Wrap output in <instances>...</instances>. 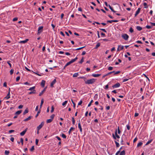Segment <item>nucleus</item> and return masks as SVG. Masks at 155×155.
Segmentation results:
<instances>
[{
	"label": "nucleus",
	"instance_id": "52",
	"mask_svg": "<svg viewBox=\"0 0 155 155\" xmlns=\"http://www.w3.org/2000/svg\"><path fill=\"white\" fill-rule=\"evenodd\" d=\"M15 131V130H9L8 133H11L12 132H14Z\"/></svg>",
	"mask_w": 155,
	"mask_h": 155
},
{
	"label": "nucleus",
	"instance_id": "53",
	"mask_svg": "<svg viewBox=\"0 0 155 155\" xmlns=\"http://www.w3.org/2000/svg\"><path fill=\"white\" fill-rule=\"evenodd\" d=\"M120 71H117L116 72L114 71V74H118L119 73H120Z\"/></svg>",
	"mask_w": 155,
	"mask_h": 155
},
{
	"label": "nucleus",
	"instance_id": "35",
	"mask_svg": "<svg viewBox=\"0 0 155 155\" xmlns=\"http://www.w3.org/2000/svg\"><path fill=\"white\" fill-rule=\"evenodd\" d=\"M67 102H68V101H65L64 102L62 103V105L63 106H65V105H66V104H67Z\"/></svg>",
	"mask_w": 155,
	"mask_h": 155
},
{
	"label": "nucleus",
	"instance_id": "12",
	"mask_svg": "<svg viewBox=\"0 0 155 155\" xmlns=\"http://www.w3.org/2000/svg\"><path fill=\"white\" fill-rule=\"evenodd\" d=\"M28 40H29L28 39H26L25 40L21 41H20L19 43L25 44V43H26L27 42V41Z\"/></svg>",
	"mask_w": 155,
	"mask_h": 155
},
{
	"label": "nucleus",
	"instance_id": "41",
	"mask_svg": "<svg viewBox=\"0 0 155 155\" xmlns=\"http://www.w3.org/2000/svg\"><path fill=\"white\" fill-rule=\"evenodd\" d=\"M85 47V46H84V47H82L76 49H75V50H79L81 49L82 48H84Z\"/></svg>",
	"mask_w": 155,
	"mask_h": 155
},
{
	"label": "nucleus",
	"instance_id": "8",
	"mask_svg": "<svg viewBox=\"0 0 155 155\" xmlns=\"http://www.w3.org/2000/svg\"><path fill=\"white\" fill-rule=\"evenodd\" d=\"M27 128H26L25 130L22 131L20 133V134L21 136H24L25 134V133L27 131Z\"/></svg>",
	"mask_w": 155,
	"mask_h": 155
},
{
	"label": "nucleus",
	"instance_id": "37",
	"mask_svg": "<svg viewBox=\"0 0 155 155\" xmlns=\"http://www.w3.org/2000/svg\"><path fill=\"white\" fill-rule=\"evenodd\" d=\"M55 116V115L54 114H52L51 116H50L51 119H52V120H53L54 117Z\"/></svg>",
	"mask_w": 155,
	"mask_h": 155
},
{
	"label": "nucleus",
	"instance_id": "24",
	"mask_svg": "<svg viewBox=\"0 0 155 155\" xmlns=\"http://www.w3.org/2000/svg\"><path fill=\"white\" fill-rule=\"evenodd\" d=\"M10 92L9 91V92L8 93L7 95L5 97V98L8 99L10 98Z\"/></svg>",
	"mask_w": 155,
	"mask_h": 155
},
{
	"label": "nucleus",
	"instance_id": "33",
	"mask_svg": "<svg viewBox=\"0 0 155 155\" xmlns=\"http://www.w3.org/2000/svg\"><path fill=\"white\" fill-rule=\"evenodd\" d=\"M54 110V107L53 106H52L51 107V113H52L53 112Z\"/></svg>",
	"mask_w": 155,
	"mask_h": 155
},
{
	"label": "nucleus",
	"instance_id": "30",
	"mask_svg": "<svg viewBox=\"0 0 155 155\" xmlns=\"http://www.w3.org/2000/svg\"><path fill=\"white\" fill-rule=\"evenodd\" d=\"M78 75V73H75L73 75V77L74 78L77 77V76Z\"/></svg>",
	"mask_w": 155,
	"mask_h": 155
},
{
	"label": "nucleus",
	"instance_id": "50",
	"mask_svg": "<svg viewBox=\"0 0 155 155\" xmlns=\"http://www.w3.org/2000/svg\"><path fill=\"white\" fill-rule=\"evenodd\" d=\"M113 69V67H109L108 68V69L109 71L112 70Z\"/></svg>",
	"mask_w": 155,
	"mask_h": 155
},
{
	"label": "nucleus",
	"instance_id": "57",
	"mask_svg": "<svg viewBox=\"0 0 155 155\" xmlns=\"http://www.w3.org/2000/svg\"><path fill=\"white\" fill-rule=\"evenodd\" d=\"M146 27L147 29H150L151 28V27L149 25H147Z\"/></svg>",
	"mask_w": 155,
	"mask_h": 155
},
{
	"label": "nucleus",
	"instance_id": "42",
	"mask_svg": "<svg viewBox=\"0 0 155 155\" xmlns=\"http://www.w3.org/2000/svg\"><path fill=\"white\" fill-rule=\"evenodd\" d=\"M35 149V148H34V146H32L31 148L30 149V150L31 151H33Z\"/></svg>",
	"mask_w": 155,
	"mask_h": 155
},
{
	"label": "nucleus",
	"instance_id": "49",
	"mask_svg": "<svg viewBox=\"0 0 155 155\" xmlns=\"http://www.w3.org/2000/svg\"><path fill=\"white\" fill-rule=\"evenodd\" d=\"M61 136L63 138H66V136L64 134H62Z\"/></svg>",
	"mask_w": 155,
	"mask_h": 155
},
{
	"label": "nucleus",
	"instance_id": "11",
	"mask_svg": "<svg viewBox=\"0 0 155 155\" xmlns=\"http://www.w3.org/2000/svg\"><path fill=\"white\" fill-rule=\"evenodd\" d=\"M78 127L80 129V131L81 132H82V129L81 128V124L80 123V120H79V123L78 124Z\"/></svg>",
	"mask_w": 155,
	"mask_h": 155
},
{
	"label": "nucleus",
	"instance_id": "64",
	"mask_svg": "<svg viewBox=\"0 0 155 155\" xmlns=\"http://www.w3.org/2000/svg\"><path fill=\"white\" fill-rule=\"evenodd\" d=\"M151 25L153 26H155V23L150 22Z\"/></svg>",
	"mask_w": 155,
	"mask_h": 155
},
{
	"label": "nucleus",
	"instance_id": "38",
	"mask_svg": "<svg viewBox=\"0 0 155 155\" xmlns=\"http://www.w3.org/2000/svg\"><path fill=\"white\" fill-rule=\"evenodd\" d=\"M84 61V57H82L81 59V61L79 62V63L80 64H81Z\"/></svg>",
	"mask_w": 155,
	"mask_h": 155
},
{
	"label": "nucleus",
	"instance_id": "26",
	"mask_svg": "<svg viewBox=\"0 0 155 155\" xmlns=\"http://www.w3.org/2000/svg\"><path fill=\"white\" fill-rule=\"evenodd\" d=\"M35 86H34V87H30L29 89H28V90L29 91H33V90H35Z\"/></svg>",
	"mask_w": 155,
	"mask_h": 155
},
{
	"label": "nucleus",
	"instance_id": "17",
	"mask_svg": "<svg viewBox=\"0 0 155 155\" xmlns=\"http://www.w3.org/2000/svg\"><path fill=\"white\" fill-rule=\"evenodd\" d=\"M31 117H32L31 116H30L28 117V118L24 119V121H28L29 120H30L31 119Z\"/></svg>",
	"mask_w": 155,
	"mask_h": 155
},
{
	"label": "nucleus",
	"instance_id": "46",
	"mask_svg": "<svg viewBox=\"0 0 155 155\" xmlns=\"http://www.w3.org/2000/svg\"><path fill=\"white\" fill-rule=\"evenodd\" d=\"M143 5L144 6V8H148V7L147 6V3L145 2L143 3Z\"/></svg>",
	"mask_w": 155,
	"mask_h": 155
},
{
	"label": "nucleus",
	"instance_id": "3",
	"mask_svg": "<svg viewBox=\"0 0 155 155\" xmlns=\"http://www.w3.org/2000/svg\"><path fill=\"white\" fill-rule=\"evenodd\" d=\"M43 28V27L42 26H41L39 27V28H38V35L40 34V33H41V32H42Z\"/></svg>",
	"mask_w": 155,
	"mask_h": 155
},
{
	"label": "nucleus",
	"instance_id": "20",
	"mask_svg": "<svg viewBox=\"0 0 155 155\" xmlns=\"http://www.w3.org/2000/svg\"><path fill=\"white\" fill-rule=\"evenodd\" d=\"M28 108H27L25 109V110L24 111L23 113V114L24 115H25L26 114L28 113Z\"/></svg>",
	"mask_w": 155,
	"mask_h": 155
},
{
	"label": "nucleus",
	"instance_id": "19",
	"mask_svg": "<svg viewBox=\"0 0 155 155\" xmlns=\"http://www.w3.org/2000/svg\"><path fill=\"white\" fill-rule=\"evenodd\" d=\"M78 59V57H76L75 58L73 59H72L71 61H70L72 63L75 62Z\"/></svg>",
	"mask_w": 155,
	"mask_h": 155
},
{
	"label": "nucleus",
	"instance_id": "48",
	"mask_svg": "<svg viewBox=\"0 0 155 155\" xmlns=\"http://www.w3.org/2000/svg\"><path fill=\"white\" fill-rule=\"evenodd\" d=\"M129 31L130 32L132 33L134 32V30L131 27Z\"/></svg>",
	"mask_w": 155,
	"mask_h": 155
},
{
	"label": "nucleus",
	"instance_id": "36",
	"mask_svg": "<svg viewBox=\"0 0 155 155\" xmlns=\"http://www.w3.org/2000/svg\"><path fill=\"white\" fill-rule=\"evenodd\" d=\"M100 45V44L99 43H98L96 45L95 48H97L99 47Z\"/></svg>",
	"mask_w": 155,
	"mask_h": 155
},
{
	"label": "nucleus",
	"instance_id": "15",
	"mask_svg": "<svg viewBox=\"0 0 155 155\" xmlns=\"http://www.w3.org/2000/svg\"><path fill=\"white\" fill-rule=\"evenodd\" d=\"M36 90H34L33 91H31V92H30L28 93L29 94H35L36 93Z\"/></svg>",
	"mask_w": 155,
	"mask_h": 155
},
{
	"label": "nucleus",
	"instance_id": "21",
	"mask_svg": "<svg viewBox=\"0 0 155 155\" xmlns=\"http://www.w3.org/2000/svg\"><path fill=\"white\" fill-rule=\"evenodd\" d=\"M136 29L137 30L140 31L142 30V28L140 26H137L136 27Z\"/></svg>",
	"mask_w": 155,
	"mask_h": 155
},
{
	"label": "nucleus",
	"instance_id": "25",
	"mask_svg": "<svg viewBox=\"0 0 155 155\" xmlns=\"http://www.w3.org/2000/svg\"><path fill=\"white\" fill-rule=\"evenodd\" d=\"M125 153L124 150L121 151L120 153V155H125Z\"/></svg>",
	"mask_w": 155,
	"mask_h": 155
},
{
	"label": "nucleus",
	"instance_id": "47",
	"mask_svg": "<svg viewBox=\"0 0 155 155\" xmlns=\"http://www.w3.org/2000/svg\"><path fill=\"white\" fill-rule=\"evenodd\" d=\"M93 102V100H91V101L90 102V103H89V104H88V107H89L90 106L91 104Z\"/></svg>",
	"mask_w": 155,
	"mask_h": 155
},
{
	"label": "nucleus",
	"instance_id": "29",
	"mask_svg": "<svg viewBox=\"0 0 155 155\" xmlns=\"http://www.w3.org/2000/svg\"><path fill=\"white\" fill-rule=\"evenodd\" d=\"M52 121L51 119H48L46 121V122L47 123H49L51 122Z\"/></svg>",
	"mask_w": 155,
	"mask_h": 155
},
{
	"label": "nucleus",
	"instance_id": "6",
	"mask_svg": "<svg viewBox=\"0 0 155 155\" xmlns=\"http://www.w3.org/2000/svg\"><path fill=\"white\" fill-rule=\"evenodd\" d=\"M115 136L114 134H113V138L114 139H116V137L117 138H120V136L117 134V130H116V132H115Z\"/></svg>",
	"mask_w": 155,
	"mask_h": 155
},
{
	"label": "nucleus",
	"instance_id": "9",
	"mask_svg": "<svg viewBox=\"0 0 155 155\" xmlns=\"http://www.w3.org/2000/svg\"><path fill=\"white\" fill-rule=\"evenodd\" d=\"M124 47L123 46H121V45H118V48H117L118 51H120L122 50H123L124 49Z\"/></svg>",
	"mask_w": 155,
	"mask_h": 155
},
{
	"label": "nucleus",
	"instance_id": "51",
	"mask_svg": "<svg viewBox=\"0 0 155 155\" xmlns=\"http://www.w3.org/2000/svg\"><path fill=\"white\" fill-rule=\"evenodd\" d=\"M38 141H39V140H38V139H36V140H35V144H36L37 145H38Z\"/></svg>",
	"mask_w": 155,
	"mask_h": 155
},
{
	"label": "nucleus",
	"instance_id": "40",
	"mask_svg": "<svg viewBox=\"0 0 155 155\" xmlns=\"http://www.w3.org/2000/svg\"><path fill=\"white\" fill-rule=\"evenodd\" d=\"M20 142L21 143V145H23V139L22 138L20 139Z\"/></svg>",
	"mask_w": 155,
	"mask_h": 155
},
{
	"label": "nucleus",
	"instance_id": "55",
	"mask_svg": "<svg viewBox=\"0 0 155 155\" xmlns=\"http://www.w3.org/2000/svg\"><path fill=\"white\" fill-rule=\"evenodd\" d=\"M82 103V100H81L78 103V105H81Z\"/></svg>",
	"mask_w": 155,
	"mask_h": 155
},
{
	"label": "nucleus",
	"instance_id": "45",
	"mask_svg": "<svg viewBox=\"0 0 155 155\" xmlns=\"http://www.w3.org/2000/svg\"><path fill=\"white\" fill-rule=\"evenodd\" d=\"M40 110H39L37 112V114H36V115L35 117H37L38 115V114H40Z\"/></svg>",
	"mask_w": 155,
	"mask_h": 155
},
{
	"label": "nucleus",
	"instance_id": "63",
	"mask_svg": "<svg viewBox=\"0 0 155 155\" xmlns=\"http://www.w3.org/2000/svg\"><path fill=\"white\" fill-rule=\"evenodd\" d=\"M120 150H119L115 154V155H118V154L120 153Z\"/></svg>",
	"mask_w": 155,
	"mask_h": 155
},
{
	"label": "nucleus",
	"instance_id": "7",
	"mask_svg": "<svg viewBox=\"0 0 155 155\" xmlns=\"http://www.w3.org/2000/svg\"><path fill=\"white\" fill-rule=\"evenodd\" d=\"M56 81L55 79H54V80L51 82L50 86L51 87H53V85L56 82Z\"/></svg>",
	"mask_w": 155,
	"mask_h": 155
},
{
	"label": "nucleus",
	"instance_id": "14",
	"mask_svg": "<svg viewBox=\"0 0 155 155\" xmlns=\"http://www.w3.org/2000/svg\"><path fill=\"white\" fill-rule=\"evenodd\" d=\"M46 89V87H45V88H44V89L43 90V91L39 93V96H41L44 93V92L45 91Z\"/></svg>",
	"mask_w": 155,
	"mask_h": 155
},
{
	"label": "nucleus",
	"instance_id": "28",
	"mask_svg": "<svg viewBox=\"0 0 155 155\" xmlns=\"http://www.w3.org/2000/svg\"><path fill=\"white\" fill-rule=\"evenodd\" d=\"M143 144V143L142 142H139L138 144H137V147H139L140 146H141Z\"/></svg>",
	"mask_w": 155,
	"mask_h": 155
},
{
	"label": "nucleus",
	"instance_id": "16",
	"mask_svg": "<svg viewBox=\"0 0 155 155\" xmlns=\"http://www.w3.org/2000/svg\"><path fill=\"white\" fill-rule=\"evenodd\" d=\"M22 111V110H18L15 112V114L17 115H18L21 113Z\"/></svg>",
	"mask_w": 155,
	"mask_h": 155
},
{
	"label": "nucleus",
	"instance_id": "31",
	"mask_svg": "<svg viewBox=\"0 0 155 155\" xmlns=\"http://www.w3.org/2000/svg\"><path fill=\"white\" fill-rule=\"evenodd\" d=\"M115 143L116 144V147H119V143L118 142H117L116 141H115Z\"/></svg>",
	"mask_w": 155,
	"mask_h": 155
},
{
	"label": "nucleus",
	"instance_id": "43",
	"mask_svg": "<svg viewBox=\"0 0 155 155\" xmlns=\"http://www.w3.org/2000/svg\"><path fill=\"white\" fill-rule=\"evenodd\" d=\"M109 6L110 8L111 9V10L113 12H115L113 8L110 6V5H109Z\"/></svg>",
	"mask_w": 155,
	"mask_h": 155
},
{
	"label": "nucleus",
	"instance_id": "13",
	"mask_svg": "<svg viewBox=\"0 0 155 155\" xmlns=\"http://www.w3.org/2000/svg\"><path fill=\"white\" fill-rule=\"evenodd\" d=\"M45 81L44 80H42L41 84V85L42 87H45Z\"/></svg>",
	"mask_w": 155,
	"mask_h": 155
},
{
	"label": "nucleus",
	"instance_id": "22",
	"mask_svg": "<svg viewBox=\"0 0 155 155\" xmlns=\"http://www.w3.org/2000/svg\"><path fill=\"white\" fill-rule=\"evenodd\" d=\"M124 136H125V135L124 134H123L122 135V137H121V143H120L121 144V145L124 144L123 143V139L124 138Z\"/></svg>",
	"mask_w": 155,
	"mask_h": 155
},
{
	"label": "nucleus",
	"instance_id": "27",
	"mask_svg": "<svg viewBox=\"0 0 155 155\" xmlns=\"http://www.w3.org/2000/svg\"><path fill=\"white\" fill-rule=\"evenodd\" d=\"M152 141V140H149L147 142L146 144L145 145H147L150 144V143Z\"/></svg>",
	"mask_w": 155,
	"mask_h": 155
},
{
	"label": "nucleus",
	"instance_id": "23",
	"mask_svg": "<svg viewBox=\"0 0 155 155\" xmlns=\"http://www.w3.org/2000/svg\"><path fill=\"white\" fill-rule=\"evenodd\" d=\"M74 129H75V128H74V127H71L70 128V130H69V131H68V133H69V134H71V131L72 130H74Z\"/></svg>",
	"mask_w": 155,
	"mask_h": 155
},
{
	"label": "nucleus",
	"instance_id": "60",
	"mask_svg": "<svg viewBox=\"0 0 155 155\" xmlns=\"http://www.w3.org/2000/svg\"><path fill=\"white\" fill-rule=\"evenodd\" d=\"M18 20V18L17 17H15L13 19V21H17Z\"/></svg>",
	"mask_w": 155,
	"mask_h": 155
},
{
	"label": "nucleus",
	"instance_id": "58",
	"mask_svg": "<svg viewBox=\"0 0 155 155\" xmlns=\"http://www.w3.org/2000/svg\"><path fill=\"white\" fill-rule=\"evenodd\" d=\"M126 127H127V130H129L130 129V127L129 125H127Z\"/></svg>",
	"mask_w": 155,
	"mask_h": 155
},
{
	"label": "nucleus",
	"instance_id": "56",
	"mask_svg": "<svg viewBox=\"0 0 155 155\" xmlns=\"http://www.w3.org/2000/svg\"><path fill=\"white\" fill-rule=\"evenodd\" d=\"M114 71H111V72H110L108 73H107V75H110L112 73H114Z\"/></svg>",
	"mask_w": 155,
	"mask_h": 155
},
{
	"label": "nucleus",
	"instance_id": "10",
	"mask_svg": "<svg viewBox=\"0 0 155 155\" xmlns=\"http://www.w3.org/2000/svg\"><path fill=\"white\" fill-rule=\"evenodd\" d=\"M140 9H141V8H138L137 10L136 11V12L135 14V17H136L137 16V15H138L139 14V13L140 11Z\"/></svg>",
	"mask_w": 155,
	"mask_h": 155
},
{
	"label": "nucleus",
	"instance_id": "1",
	"mask_svg": "<svg viewBox=\"0 0 155 155\" xmlns=\"http://www.w3.org/2000/svg\"><path fill=\"white\" fill-rule=\"evenodd\" d=\"M95 81V79L93 78L92 79L87 80L85 81L86 84H91L94 83Z\"/></svg>",
	"mask_w": 155,
	"mask_h": 155
},
{
	"label": "nucleus",
	"instance_id": "32",
	"mask_svg": "<svg viewBox=\"0 0 155 155\" xmlns=\"http://www.w3.org/2000/svg\"><path fill=\"white\" fill-rule=\"evenodd\" d=\"M11 62V61H7V63L8 64V65H9L10 66V68H12V64H11L10 63V62Z\"/></svg>",
	"mask_w": 155,
	"mask_h": 155
},
{
	"label": "nucleus",
	"instance_id": "2",
	"mask_svg": "<svg viewBox=\"0 0 155 155\" xmlns=\"http://www.w3.org/2000/svg\"><path fill=\"white\" fill-rule=\"evenodd\" d=\"M122 37L125 40H127L128 38V35L126 34H124L122 35Z\"/></svg>",
	"mask_w": 155,
	"mask_h": 155
},
{
	"label": "nucleus",
	"instance_id": "44",
	"mask_svg": "<svg viewBox=\"0 0 155 155\" xmlns=\"http://www.w3.org/2000/svg\"><path fill=\"white\" fill-rule=\"evenodd\" d=\"M14 71V70L13 69H11V70L10 71V73L11 75H12Z\"/></svg>",
	"mask_w": 155,
	"mask_h": 155
},
{
	"label": "nucleus",
	"instance_id": "61",
	"mask_svg": "<svg viewBox=\"0 0 155 155\" xmlns=\"http://www.w3.org/2000/svg\"><path fill=\"white\" fill-rule=\"evenodd\" d=\"M55 137L57 138L58 140H61V139L60 138V137H59L58 136H56Z\"/></svg>",
	"mask_w": 155,
	"mask_h": 155
},
{
	"label": "nucleus",
	"instance_id": "62",
	"mask_svg": "<svg viewBox=\"0 0 155 155\" xmlns=\"http://www.w3.org/2000/svg\"><path fill=\"white\" fill-rule=\"evenodd\" d=\"M23 107V105H20L18 106V108L19 109H21Z\"/></svg>",
	"mask_w": 155,
	"mask_h": 155
},
{
	"label": "nucleus",
	"instance_id": "5",
	"mask_svg": "<svg viewBox=\"0 0 155 155\" xmlns=\"http://www.w3.org/2000/svg\"><path fill=\"white\" fill-rule=\"evenodd\" d=\"M120 86V84L119 83H117L116 84L112 86V87L113 88H115L118 87Z\"/></svg>",
	"mask_w": 155,
	"mask_h": 155
},
{
	"label": "nucleus",
	"instance_id": "39",
	"mask_svg": "<svg viewBox=\"0 0 155 155\" xmlns=\"http://www.w3.org/2000/svg\"><path fill=\"white\" fill-rule=\"evenodd\" d=\"M72 124H73V125H74L75 123V120L74 119V117H72Z\"/></svg>",
	"mask_w": 155,
	"mask_h": 155
},
{
	"label": "nucleus",
	"instance_id": "34",
	"mask_svg": "<svg viewBox=\"0 0 155 155\" xmlns=\"http://www.w3.org/2000/svg\"><path fill=\"white\" fill-rule=\"evenodd\" d=\"M5 155H8L9 153V152L8 150H6L5 151Z\"/></svg>",
	"mask_w": 155,
	"mask_h": 155
},
{
	"label": "nucleus",
	"instance_id": "59",
	"mask_svg": "<svg viewBox=\"0 0 155 155\" xmlns=\"http://www.w3.org/2000/svg\"><path fill=\"white\" fill-rule=\"evenodd\" d=\"M128 80V79L127 78H125L123 80V82L127 81Z\"/></svg>",
	"mask_w": 155,
	"mask_h": 155
},
{
	"label": "nucleus",
	"instance_id": "54",
	"mask_svg": "<svg viewBox=\"0 0 155 155\" xmlns=\"http://www.w3.org/2000/svg\"><path fill=\"white\" fill-rule=\"evenodd\" d=\"M20 76H18L16 78V81H18L20 79Z\"/></svg>",
	"mask_w": 155,
	"mask_h": 155
},
{
	"label": "nucleus",
	"instance_id": "18",
	"mask_svg": "<svg viewBox=\"0 0 155 155\" xmlns=\"http://www.w3.org/2000/svg\"><path fill=\"white\" fill-rule=\"evenodd\" d=\"M101 75L100 74H92V76L94 77H97Z\"/></svg>",
	"mask_w": 155,
	"mask_h": 155
},
{
	"label": "nucleus",
	"instance_id": "4",
	"mask_svg": "<svg viewBox=\"0 0 155 155\" xmlns=\"http://www.w3.org/2000/svg\"><path fill=\"white\" fill-rule=\"evenodd\" d=\"M44 124V122H42L41 124L37 127V130H39L43 126Z\"/></svg>",
	"mask_w": 155,
	"mask_h": 155
}]
</instances>
